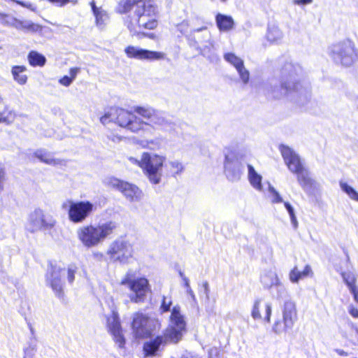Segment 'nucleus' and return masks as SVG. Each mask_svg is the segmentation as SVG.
I'll use <instances>...</instances> for the list:
<instances>
[{"label": "nucleus", "mask_w": 358, "mask_h": 358, "mask_svg": "<svg viewBox=\"0 0 358 358\" xmlns=\"http://www.w3.org/2000/svg\"><path fill=\"white\" fill-rule=\"evenodd\" d=\"M6 26H10L18 31L28 33H40L43 27L38 24L34 23L29 20H20L15 17H10V20L3 22Z\"/></svg>", "instance_id": "19"}, {"label": "nucleus", "mask_w": 358, "mask_h": 358, "mask_svg": "<svg viewBox=\"0 0 358 358\" xmlns=\"http://www.w3.org/2000/svg\"><path fill=\"white\" fill-rule=\"evenodd\" d=\"M3 49L2 46L0 45V50H1Z\"/></svg>", "instance_id": "59"}, {"label": "nucleus", "mask_w": 358, "mask_h": 358, "mask_svg": "<svg viewBox=\"0 0 358 358\" xmlns=\"http://www.w3.org/2000/svg\"><path fill=\"white\" fill-rule=\"evenodd\" d=\"M215 20L217 26L221 31H228L234 27V22L231 16L218 13Z\"/></svg>", "instance_id": "30"}, {"label": "nucleus", "mask_w": 358, "mask_h": 358, "mask_svg": "<svg viewBox=\"0 0 358 358\" xmlns=\"http://www.w3.org/2000/svg\"><path fill=\"white\" fill-rule=\"evenodd\" d=\"M35 156L41 162L52 166L64 165L65 162L59 159H55L53 156L44 150H40L35 152Z\"/></svg>", "instance_id": "31"}, {"label": "nucleus", "mask_w": 358, "mask_h": 358, "mask_svg": "<svg viewBox=\"0 0 358 358\" xmlns=\"http://www.w3.org/2000/svg\"><path fill=\"white\" fill-rule=\"evenodd\" d=\"M134 112L142 118L124 108L112 107L105 110L100 122L104 125L115 122L134 133L145 131L148 128L168 131L173 127V122L163 112L150 106H135Z\"/></svg>", "instance_id": "1"}, {"label": "nucleus", "mask_w": 358, "mask_h": 358, "mask_svg": "<svg viewBox=\"0 0 358 358\" xmlns=\"http://www.w3.org/2000/svg\"><path fill=\"white\" fill-rule=\"evenodd\" d=\"M108 307L110 309V315H106V327L111 335L115 345L120 349H124L126 340L123 334L119 314L114 299L112 296L106 299Z\"/></svg>", "instance_id": "9"}, {"label": "nucleus", "mask_w": 358, "mask_h": 358, "mask_svg": "<svg viewBox=\"0 0 358 358\" xmlns=\"http://www.w3.org/2000/svg\"><path fill=\"white\" fill-rule=\"evenodd\" d=\"M342 276L344 282L346 283L350 290H351L352 288L357 287L355 285L356 278L353 273L350 272L343 273Z\"/></svg>", "instance_id": "42"}, {"label": "nucleus", "mask_w": 358, "mask_h": 358, "mask_svg": "<svg viewBox=\"0 0 358 358\" xmlns=\"http://www.w3.org/2000/svg\"><path fill=\"white\" fill-rule=\"evenodd\" d=\"M145 148L150 149V150H158L160 149L162 147V142L161 139L159 138H157L155 139H152L147 141L146 145H145Z\"/></svg>", "instance_id": "44"}, {"label": "nucleus", "mask_w": 358, "mask_h": 358, "mask_svg": "<svg viewBox=\"0 0 358 358\" xmlns=\"http://www.w3.org/2000/svg\"><path fill=\"white\" fill-rule=\"evenodd\" d=\"M166 157L155 152L142 153V171L149 182L153 185L160 183Z\"/></svg>", "instance_id": "6"}, {"label": "nucleus", "mask_w": 358, "mask_h": 358, "mask_svg": "<svg viewBox=\"0 0 358 358\" xmlns=\"http://www.w3.org/2000/svg\"><path fill=\"white\" fill-rule=\"evenodd\" d=\"M63 276L66 275L68 282L72 284L75 280V274L77 273L78 267L75 264H70L66 268L60 269Z\"/></svg>", "instance_id": "35"}, {"label": "nucleus", "mask_w": 358, "mask_h": 358, "mask_svg": "<svg viewBox=\"0 0 358 358\" xmlns=\"http://www.w3.org/2000/svg\"><path fill=\"white\" fill-rule=\"evenodd\" d=\"M202 287H203V292L206 295V299L208 300L209 299V295H210V287H209V285L208 283V282H204L202 285Z\"/></svg>", "instance_id": "50"}, {"label": "nucleus", "mask_w": 358, "mask_h": 358, "mask_svg": "<svg viewBox=\"0 0 358 358\" xmlns=\"http://www.w3.org/2000/svg\"><path fill=\"white\" fill-rule=\"evenodd\" d=\"M186 292L187 294H189L190 296L192 301L194 303H196V299L195 294H194L193 290L192 289V288L190 287V288L187 289Z\"/></svg>", "instance_id": "54"}, {"label": "nucleus", "mask_w": 358, "mask_h": 358, "mask_svg": "<svg viewBox=\"0 0 358 358\" xmlns=\"http://www.w3.org/2000/svg\"><path fill=\"white\" fill-rule=\"evenodd\" d=\"M27 59L29 64L33 67H43L46 63L45 57L43 55L34 50H31L29 52L27 55Z\"/></svg>", "instance_id": "32"}, {"label": "nucleus", "mask_w": 358, "mask_h": 358, "mask_svg": "<svg viewBox=\"0 0 358 358\" xmlns=\"http://www.w3.org/2000/svg\"><path fill=\"white\" fill-rule=\"evenodd\" d=\"M96 210L90 201H71L68 210L69 219L73 223H82Z\"/></svg>", "instance_id": "13"}, {"label": "nucleus", "mask_w": 358, "mask_h": 358, "mask_svg": "<svg viewBox=\"0 0 358 358\" xmlns=\"http://www.w3.org/2000/svg\"><path fill=\"white\" fill-rule=\"evenodd\" d=\"M94 256H98V255H100V256H102V254L101 253H99V252H96L94 254Z\"/></svg>", "instance_id": "58"}, {"label": "nucleus", "mask_w": 358, "mask_h": 358, "mask_svg": "<svg viewBox=\"0 0 358 358\" xmlns=\"http://www.w3.org/2000/svg\"><path fill=\"white\" fill-rule=\"evenodd\" d=\"M15 2L24 7V8H27L32 11H36V6H34V4L31 3L30 2H24V1H18V0H16Z\"/></svg>", "instance_id": "47"}, {"label": "nucleus", "mask_w": 358, "mask_h": 358, "mask_svg": "<svg viewBox=\"0 0 358 358\" xmlns=\"http://www.w3.org/2000/svg\"><path fill=\"white\" fill-rule=\"evenodd\" d=\"M56 220L50 215L45 214L41 209H36L29 215L27 229L31 232L52 229Z\"/></svg>", "instance_id": "16"}, {"label": "nucleus", "mask_w": 358, "mask_h": 358, "mask_svg": "<svg viewBox=\"0 0 358 358\" xmlns=\"http://www.w3.org/2000/svg\"><path fill=\"white\" fill-rule=\"evenodd\" d=\"M157 17L158 8L153 0L138 1L127 27L132 34H138L141 29H154L158 25Z\"/></svg>", "instance_id": "4"}, {"label": "nucleus", "mask_w": 358, "mask_h": 358, "mask_svg": "<svg viewBox=\"0 0 358 358\" xmlns=\"http://www.w3.org/2000/svg\"><path fill=\"white\" fill-rule=\"evenodd\" d=\"M313 271L309 265H306L302 271H299L296 266L294 267L289 273V279L292 283H298L301 279L312 276Z\"/></svg>", "instance_id": "28"}, {"label": "nucleus", "mask_w": 358, "mask_h": 358, "mask_svg": "<svg viewBox=\"0 0 358 358\" xmlns=\"http://www.w3.org/2000/svg\"><path fill=\"white\" fill-rule=\"evenodd\" d=\"M90 6L95 17L96 26L100 30L104 29L109 22V15L107 11L102 7H97L94 1L90 2Z\"/></svg>", "instance_id": "24"}, {"label": "nucleus", "mask_w": 358, "mask_h": 358, "mask_svg": "<svg viewBox=\"0 0 358 358\" xmlns=\"http://www.w3.org/2000/svg\"><path fill=\"white\" fill-rule=\"evenodd\" d=\"M348 313L354 318H358V309L353 305H350L348 306Z\"/></svg>", "instance_id": "49"}, {"label": "nucleus", "mask_w": 358, "mask_h": 358, "mask_svg": "<svg viewBox=\"0 0 358 358\" xmlns=\"http://www.w3.org/2000/svg\"><path fill=\"white\" fill-rule=\"evenodd\" d=\"M285 164L293 173H296L305 168L299 156L289 147L281 145L279 148Z\"/></svg>", "instance_id": "18"}, {"label": "nucleus", "mask_w": 358, "mask_h": 358, "mask_svg": "<svg viewBox=\"0 0 358 358\" xmlns=\"http://www.w3.org/2000/svg\"><path fill=\"white\" fill-rule=\"evenodd\" d=\"M62 276L63 275L59 268L54 269L47 280L48 285L59 298H62L64 296L63 283L62 282Z\"/></svg>", "instance_id": "23"}, {"label": "nucleus", "mask_w": 358, "mask_h": 358, "mask_svg": "<svg viewBox=\"0 0 358 358\" xmlns=\"http://www.w3.org/2000/svg\"><path fill=\"white\" fill-rule=\"evenodd\" d=\"M340 187L351 199L358 201V192L352 187L343 181L340 182Z\"/></svg>", "instance_id": "37"}, {"label": "nucleus", "mask_w": 358, "mask_h": 358, "mask_svg": "<svg viewBox=\"0 0 358 358\" xmlns=\"http://www.w3.org/2000/svg\"><path fill=\"white\" fill-rule=\"evenodd\" d=\"M329 55L336 63L350 66L358 61V49L352 41L346 39L334 44L330 48Z\"/></svg>", "instance_id": "8"}, {"label": "nucleus", "mask_w": 358, "mask_h": 358, "mask_svg": "<svg viewBox=\"0 0 358 358\" xmlns=\"http://www.w3.org/2000/svg\"><path fill=\"white\" fill-rule=\"evenodd\" d=\"M262 303V299L260 298H257L255 299L252 308H251V316L255 320L264 319L265 322L267 323L271 322V317L272 313V306L271 303L267 302L264 305V316L262 317L260 313L261 304Z\"/></svg>", "instance_id": "21"}, {"label": "nucleus", "mask_w": 358, "mask_h": 358, "mask_svg": "<svg viewBox=\"0 0 358 358\" xmlns=\"http://www.w3.org/2000/svg\"><path fill=\"white\" fill-rule=\"evenodd\" d=\"M312 2L313 0H293V3L295 5H307Z\"/></svg>", "instance_id": "52"}, {"label": "nucleus", "mask_w": 358, "mask_h": 358, "mask_svg": "<svg viewBox=\"0 0 358 358\" xmlns=\"http://www.w3.org/2000/svg\"><path fill=\"white\" fill-rule=\"evenodd\" d=\"M187 26V23L183 22H182L179 26H178V29H180V31L181 32L184 31V29H183V27Z\"/></svg>", "instance_id": "57"}, {"label": "nucleus", "mask_w": 358, "mask_h": 358, "mask_svg": "<svg viewBox=\"0 0 358 358\" xmlns=\"http://www.w3.org/2000/svg\"><path fill=\"white\" fill-rule=\"evenodd\" d=\"M248 180L250 185L257 191L262 192V176L252 166L248 164Z\"/></svg>", "instance_id": "27"}, {"label": "nucleus", "mask_w": 358, "mask_h": 358, "mask_svg": "<svg viewBox=\"0 0 358 358\" xmlns=\"http://www.w3.org/2000/svg\"><path fill=\"white\" fill-rule=\"evenodd\" d=\"M5 180V170L2 165L0 164V193L3 189V182Z\"/></svg>", "instance_id": "48"}, {"label": "nucleus", "mask_w": 358, "mask_h": 358, "mask_svg": "<svg viewBox=\"0 0 358 358\" xmlns=\"http://www.w3.org/2000/svg\"><path fill=\"white\" fill-rule=\"evenodd\" d=\"M127 160L131 164L135 165L142 169V155L139 159L134 157H129Z\"/></svg>", "instance_id": "46"}, {"label": "nucleus", "mask_w": 358, "mask_h": 358, "mask_svg": "<svg viewBox=\"0 0 358 358\" xmlns=\"http://www.w3.org/2000/svg\"><path fill=\"white\" fill-rule=\"evenodd\" d=\"M301 69L299 65L292 63H286L281 70V85L280 91H274L273 96L280 98L287 96L294 99L306 92L299 80Z\"/></svg>", "instance_id": "5"}, {"label": "nucleus", "mask_w": 358, "mask_h": 358, "mask_svg": "<svg viewBox=\"0 0 358 358\" xmlns=\"http://www.w3.org/2000/svg\"><path fill=\"white\" fill-rule=\"evenodd\" d=\"M124 53L129 59L141 61H159L166 58V54L162 52L143 49L138 46L128 45L124 48Z\"/></svg>", "instance_id": "17"}, {"label": "nucleus", "mask_w": 358, "mask_h": 358, "mask_svg": "<svg viewBox=\"0 0 358 358\" xmlns=\"http://www.w3.org/2000/svg\"><path fill=\"white\" fill-rule=\"evenodd\" d=\"M261 282L264 288L269 289L276 287L279 291H284L285 287L281 283L275 271L270 269L265 271L261 275Z\"/></svg>", "instance_id": "22"}, {"label": "nucleus", "mask_w": 358, "mask_h": 358, "mask_svg": "<svg viewBox=\"0 0 358 358\" xmlns=\"http://www.w3.org/2000/svg\"><path fill=\"white\" fill-rule=\"evenodd\" d=\"M222 2H225L227 0H220Z\"/></svg>", "instance_id": "60"}, {"label": "nucleus", "mask_w": 358, "mask_h": 358, "mask_svg": "<svg viewBox=\"0 0 358 358\" xmlns=\"http://www.w3.org/2000/svg\"><path fill=\"white\" fill-rule=\"evenodd\" d=\"M50 3H55L59 6H63L66 5V3L71 2L73 4L77 3V0H48Z\"/></svg>", "instance_id": "45"}, {"label": "nucleus", "mask_w": 358, "mask_h": 358, "mask_svg": "<svg viewBox=\"0 0 358 358\" xmlns=\"http://www.w3.org/2000/svg\"><path fill=\"white\" fill-rule=\"evenodd\" d=\"M295 174L297 176L298 182L304 190L308 191L315 187L316 182L312 178L306 167Z\"/></svg>", "instance_id": "26"}, {"label": "nucleus", "mask_w": 358, "mask_h": 358, "mask_svg": "<svg viewBox=\"0 0 358 358\" xmlns=\"http://www.w3.org/2000/svg\"><path fill=\"white\" fill-rule=\"evenodd\" d=\"M25 358V357H24Z\"/></svg>", "instance_id": "61"}, {"label": "nucleus", "mask_w": 358, "mask_h": 358, "mask_svg": "<svg viewBox=\"0 0 358 358\" xmlns=\"http://www.w3.org/2000/svg\"><path fill=\"white\" fill-rule=\"evenodd\" d=\"M187 323L181 307L178 304L173 306L169 320V325L164 331L163 336H157L155 339L144 344L143 350L146 355H155L161 347L167 343H178L187 331Z\"/></svg>", "instance_id": "2"}, {"label": "nucleus", "mask_w": 358, "mask_h": 358, "mask_svg": "<svg viewBox=\"0 0 358 358\" xmlns=\"http://www.w3.org/2000/svg\"><path fill=\"white\" fill-rule=\"evenodd\" d=\"M160 327L161 322L157 318L139 312L132 316L131 328L136 338H147Z\"/></svg>", "instance_id": "10"}, {"label": "nucleus", "mask_w": 358, "mask_h": 358, "mask_svg": "<svg viewBox=\"0 0 358 358\" xmlns=\"http://www.w3.org/2000/svg\"><path fill=\"white\" fill-rule=\"evenodd\" d=\"M118 229V224L113 220H101L98 223L88 224L76 230V236L80 243L87 248L101 245L106 240L111 238Z\"/></svg>", "instance_id": "3"}, {"label": "nucleus", "mask_w": 358, "mask_h": 358, "mask_svg": "<svg viewBox=\"0 0 358 358\" xmlns=\"http://www.w3.org/2000/svg\"><path fill=\"white\" fill-rule=\"evenodd\" d=\"M266 37L269 41L275 43L281 40L282 34L279 28L272 26L268 27Z\"/></svg>", "instance_id": "34"}, {"label": "nucleus", "mask_w": 358, "mask_h": 358, "mask_svg": "<svg viewBox=\"0 0 358 358\" xmlns=\"http://www.w3.org/2000/svg\"><path fill=\"white\" fill-rule=\"evenodd\" d=\"M350 291L352 294L355 301L358 303V287L352 288Z\"/></svg>", "instance_id": "55"}, {"label": "nucleus", "mask_w": 358, "mask_h": 358, "mask_svg": "<svg viewBox=\"0 0 358 358\" xmlns=\"http://www.w3.org/2000/svg\"><path fill=\"white\" fill-rule=\"evenodd\" d=\"M15 119V113L13 110L0 111V123L12 124Z\"/></svg>", "instance_id": "39"}, {"label": "nucleus", "mask_w": 358, "mask_h": 358, "mask_svg": "<svg viewBox=\"0 0 358 358\" xmlns=\"http://www.w3.org/2000/svg\"><path fill=\"white\" fill-rule=\"evenodd\" d=\"M173 307V306L172 298L171 296H163L161 305L159 307V310L161 311V313H164L170 312L171 313V310Z\"/></svg>", "instance_id": "40"}, {"label": "nucleus", "mask_w": 358, "mask_h": 358, "mask_svg": "<svg viewBox=\"0 0 358 358\" xmlns=\"http://www.w3.org/2000/svg\"><path fill=\"white\" fill-rule=\"evenodd\" d=\"M191 36L194 38V39L196 41V43L198 44L203 45L205 47L212 45L210 33L208 30L206 25H203L199 28H193L191 30Z\"/></svg>", "instance_id": "25"}, {"label": "nucleus", "mask_w": 358, "mask_h": 358, "mask_svg": "<svg viewBox=\"0 0 358 358\" xmlns=\"http://www.w3.org/2000/svg\"><path fill=\"white\" fill-rule=\"evenodd\" d=\"M180 275L182 278V280L184 282V286H185V289H187L188 288H190L189 279L187 277L184 276L182 273H180Z\"/></svg>", "instance_id": "56"}, {"label": "nucleus", "mask_w": 358, "mask_h": 358, "mask_svg": "<svg viewBox=\"0 0 358 358\" xmlns=\"http://www.w3.org/2000/svg\"><path fill=\"white\" fill-rule=\"evenodd\" d=\"M224 173L231 182L238 181L243 174V167L238 162V153L230 148L224 151Z\"/></svg>", "instance_id": "15"}, {"label": "nucleus", "mask_w": 358, "mask_h": 358, "mask_svg": "<svg viewBox=\"0 0 358 358\" xmlns=\"http://www.w3.org/2000/svg\"><path fill=\"white\" fill-rule=\"evenodd\" d=\"M138 1H141V0H122L118 4L117 11L120 13H127Z\"/></svg>", "instance_id": "36"}, {"label": "nucleus", "mask_w": 358, "mask_h": 358, "mask_svg": "<svg viewBox=\"0 0 358 358\" xmlns=\"http://www.w3.org/2000/svg\"><path fill=\"white\" fill-rule=\"evenodd\" d=\"M224 59L236 69L242 83L248 84L250 80V72L245 67L243 60L235 54L230 52L224 54Z\"/></svg>", "instance_id": "20"}, {"label": "nucleus", "mask_w": 358, "mask_h": 358, "mask_svg": "<svg viewBox=\"0 0 358 358\" xmlns=\"http://www.w3.org/2000/svg\"><path fill=\"white\" fill-rule=\"evenodd\" d=\"M10 17H11L8 15L0 13V22L2 24L5 25L3 22H5V20H10Z\"/></svg>", "instance_id": "53"}, {"label": "nucleus", "mask_w": 358, "mask_h": 358, "mask_svg": "<svg viewBox=\"0 0 358 358\" xmlns=\"http://www.w3.org/2000/svg\"><path fill=\"white\" fill-rule=\"evenodd\" d=\"M297 320V310L296 304L292 301L285 302L282 309V322L277 320L273 326V331L278 334H282L291 329Z\"/></svg>", "instance_id": "14"}, {"label": "nucleus", "mask_w": 358, "mask_h": 358, "mask_svg": "<svg viewBox=\"0 0 358 358\" xmlns=\"http://www.w3.org/2000/svg\"><path fill=\"white\" fill-rule=\"evenodd\" d=\"M131 271L127 272L122 278L120 284L127 287L130 291L129 299L134 303H142L145 301L151 292V286L145 277L133 278Z\"/></svg>", "instance_id": "7"}, {"label": "nucleus", "mask_w": 358, "mask_h": 358, "mask_svg": "<svg viewBox=\"0 0 358 358\" xmlns=\"http://www.w3.org/2000/svg\"><path fill=\"white\" fill-rule=\"evenodd\" d=\"M284 206L289 215L291 223L294 229L298 227V220L293 206L289 202H284Z\"/></svg>", "instance_id": "41"}, {"label": "nucleus", "mask_w": 358, "mask_h": 358, "mask_svg": "<svg viewBox=\"0 0 358 358\" xmlns=\"http://www.w3.org/2000/svg\"><path fill=\"white\" fill-rule=\"evenodd\" d=\"M103 182L106 186L120 192L124 198L130 202H139L143 198V191L134 184L114 177L106 178Z\"/></svg>", "instance_id": "12"}, {"label": "nucleus", "mask_w": 358, "mask_h": 358, "mask_svg": "<svg viewBox=\"0 0 358 358\" xmlns=\"http://www.w3.org/2000/svg\"><path fill=\"white\" fill-rule=\"evenodd\" d=\"M168 165H169V169H170V172L173 176L180 175L184 171V166H183V164H182V162H180L178 160L169 161L168 162Z\"/></svg>", "instance_id": "38"}, {"label": "nucleus", "mask_w": 358, "mask_h": 358, "mask_svg": "<svg viewBox=\"0 0 358 358\" xmlns=\"http://www.w3.org/2000/svg\"><path fill=\"white\" fill-rule=\"evenodd\" d=\"M80 69L78 67H73L69 69V76H64L59 80V84L63 86L69 87L77 77L80 73Z\"/></svg>", "instance_id": "33"}, {"label": "nucleus", "mask_w": 358, "mask_h": 358, "mask_svg": "<svg viewBox=\"0 0 358 358\" xmlns=\"http://www.w3.org/2000/svg\"><path fill=\"white\" fill-rule=\"evenodd\" d=\"M268 192L270 193L271 202L273 203H282L283 201L282 198L278 193V192L271 185L268 186Z\"/></svg>", "instance_id": "43"}, {"label": "nucleus", "mask_w": 358, "mask_h": 358, "mask_svg": "<svg viewBox=\"0 0 358 358\" xmlns=\"http://www.w3.org/2000/svg\"><path fill=\"white\" fill-rule=\"evenodd\" d=\"M106 253L111 262L127 264L133 258L134 249L128 241L117 238L110 243Z\"/></svg>", "instance_id": "11"}, {"label": "nucleus", "mask_w": 358, "mask_h": 358, "mask_svg": "<svg viewBox=\"0 0 358 358\" xmlns=\"http://www.w3.org/2000/svg\"><path fill=\"white\" fill-rule=\"evenodd\" d=\"M27 71L25 66H13L11 68V74L14 81L20 85H25L28 80V76L25 74Z\"/></svg>", "instance_id": "29"}, {"label": "nucleus", "mask_w": 358, "mask_h": 358, "mask_svg": "<svg viewBox=\"0 0 358 358\" xmlns=\"http://www.w3.org/2000/svg\"><path fill=\"white\" fill-rule=\"evenodd\" d=\"M351 327H352V329L355 331V338H353V336H351L350 337H349V339L355 340L357 342H358V325H355L353 324H351Z\"/></svg>", "instance_id": "51"}]
</instances>
